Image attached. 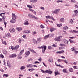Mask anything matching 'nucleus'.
I'll return each instance as SVG.
<instances>
[{
	"label": "nucleus",
	"mask_w": 78,
	"mask_h": 78,
	"mask_svg": "<svg viewBox=\"0 0 78 78\" xmlns=\"http://www.w3.org/2000/svg\"><path fill=\"white\" fill-rule=\"evenodd\" d=\"M41 70L43 73H49V74L51 75V74L53 73V71L50 70H47L46 71H44L42 69H41Z\"/></svg>",
	"instance_id": "f257e3e1"
},
{
	"label": "nucleus",
	"mask_w": 78,
	"mask_h": 78,
	"mask_svg": "<svg viewBox=\"0 0 78 78\" xmlns=\"http://www.w3.org/2000/svg\"><path fill=\"white\" fill-rule=\"evenodd\" d=\"M38 48H42V52L43 53H44L45 51L47 49V47L45 46H42L39 47H38Z\"/></svg>",
	"instance_id": "f03ea898"
},
{
	"label": "nucleus",
	"mask_w": 78,
	"mask_h": 78,
	"mask_svg": "<svg viewBox=\"0 0 78 78\" xmlns=\"http://www.w3.org/2000/svg\"><path fill=\"white\" fill-rule=\"evenodd\" d=\"M28 16L29 17H31V18H33L34 19H36V20H37L38 19L37 17H36L34 16H33L32 15L29 14L28 15Z\"/></svg>",
	"instance_id": "7ed1b4c3"
},
{
	"label": "nucleus",
	"mask_w": 78,
	"mask_h": 78,
	"mask_svg": "<svg viewBox=\"0 0 78 78\" xmlns=\"http://www.w3.org/2000/svg\"><path fill=\"white\" fill-rule=\"evenodd\" d=\"M60 9H55L54 11H52V12L54 13V14H58L59 12Z\"/></svg>",
	"instance_id": "20e7f679"
},
{
	"label": "nucleus",
	"mask_w": 78,
	"mask_h": 78,
	"mask_svg": "<svg viewBox=\"0 0 78 78\" xmlns=\"http://www.w3.org/2000/svg\"><path fill=\"white\" fill-rule=\"evenodd\" d=\"M55 41H58L59 42H60V41H61V39L60 38V37H56L54 39Z\"/></svg>",
	"instance_id": "39448f33"
},
{
	"label": "nucleus",
	"mask_w": 78,
	"mask_h": 78,
	"mask_svg": "<svg viewBox=\"0 0 78 78\" xmlns=\"http://www.w3.org/2000/svg\"><path fill=\"white\" fill-rule=\"evenodd\" d=\"M17 56V55L16 54H12L9 56L10 58H15Z\"/></svg>",
	"instance_id": "423d86ee"
},
{
	"label": "nucleus",
	"mask_w": 78,
	"mask_h": 78,
	"mask_svg": "<svg viewBox=\"0 0 78 78\" xmlns=\"http://www.w3.org/2000/svg\"><path fill=\"white\" fill-rule=\"evenodd\" d=\"M67 29H68V27L67 26H65L63 28V30L64 31V32H65L66 31V30H67Z\"/></svg>",
	"instance_id": "0eeeda50"
},
{
	"label": "nucleus",
	"mask_w": 78,
	"mask_h": 78,
	"mask_svg": "<svg viewBox=\"0 0 78 78\" xmlns=\"http://www.w3.org/2000/svg\"><path fill=\"white\" fill-rule=\"evenodd\" d=\"M7 65L8 66L9 68H11V63L9 62V61H7Z\"/></svg>",
	"instance_id": "6e6552de"
},
{
	"label": "nucleus",
	"mask_w": 78,
	"mask_h": 78,
	"mask_svg": "<svg viewBox=\"0 0 78 78\" xmlns=\"http://www.w3.org/2000/svg\"><path fill=\"white\" fill-rule=\"evenodd\" d=\"M49 62H53V58L52 57H50L48 59Z\"/></svg>",
	"instance_id": "1a4fd4ad"
},
{
	"label": "nucleus",
	"mask_w": 78,
	"mask_h": 78,
	"mask_svg": "<svg viewBox=\"0 0 78 78\" xmlns=\"http://www.w3.org/2000/svg\"><path fill=\"white\" fill-rule=\"evenodd\" d=\"M6 16L4 15H2V17L3 19V22H5V19H6Z\"/></svg>",
	"instance_id": "9d476101"
},
{
	"label": "nucleus",
	"mask_w": 78,
	"mask_h": 78,
	"mask_svg": "<svg viewBox=\"0 0 78 78\" xmlns=\"http://www.w3.org/2000/svg\"><path fill=\"white\" fill-rule=\"evenodd\" d=\"M9 31L11 33H14V32H15L16 30L15 29H10L9 30Z\"/></svg>",
	"instance_id": "9b49d317"
},
{
	"label": "nucleus",
	"mask_w": 78,
	"mask_h": 78,
	"mask_svg": "<svg viewBox=\"0 0 78 78\" xmlns=\"http://www.w3.org/2000/svg\"><path fill=\"white\" fill-rule=\"evenodd\" d=\"M24 25H29L28 21L27 20H25Z\"/></svg>",
	"instance_id": "f8f14e48"
},
{
	"label": "nucleus",
	"mask_w": 78,
	"mask_h": 78,
	"mask_svg": "<svg viewBox=\"0 0 78 78\" xmlns=\"http://www.w3.org/2000/svg\"><path fill=\"white\" fill-rule=\"evenodd\" d=\"M26 67H30V68H32V67H33V65H32L31 64H29L26 65Z\"/></svg>",
	"instance_id": "ddd939ff"
},
{
	"label": "nucleus",
	"mask_w": 78,
	"mask_h": 78,
	"mask_svg": "<svg viewBox=\"0 0 78 78\" xmlns=\"http://www.w3.org/2000/svg\"><path fill=\"white\" fill-rule=\"evenodd\" d=\"M12 20L10 21L11 23H14L16 22V20L14 18H12Z\"/></svg>",
	"instance_id": "4468645a"
},
{
	"label": "nucleus",
	"mask_w": 78,
	"mask_h": 78,
	"mask_svg": "<svg viewBox=\"0 0 78 78\" xmlns=\"http://www.w3.org/2000/svg\"><path fill=\"white\" fill-rule=\"evenodd\" d=\"M37 1V0H30V2L31 3H36Z\"/></svg>",
	"instance_id": "2eb2a0df"
},
{
	"label": "nucleus",
	"mask_w": 78,
	"mask_h": 78,
	"mask_svg": "<svg viewBox=\"0 0 78 78\" xmlns=\"http://www.w3.org/2000/svg\"><path fill=\"white\" fill-rule=\"evenodd\" d=\"M25 66H23L21 67L20 68V69L21 70H24V69H25Z\"/></svg>",
	"instance_id": "dca6fc26"
},
{
	"label": "nucleus",
	"mask_w": 78,
	"mask_h": 78,
	"mask_svg": "<svg viewBox=\"0 0 78 78\" xmlns=\"http://www.w3.org/2000/svg\"><path fill=\"white\" fill-rule=\"evenodd\" d=\"M23 32L24 33H30V31L28 30H24Z\"/></svg>",
	"instance_id": "f3484780"
},
{
	"label": "nucleus",
	"mask_w": 78,
	"mask_h": 78,
	"mask_svg": "<svg viewBox=\"0 0 78 78\" xmlns=\"http://www.w3.org/2000/svg\"><path fill=\"white\" fill-rule=\"evenodd\" d=\"M55 76H56V75H60V73H59L58 72H55Z\"/></svg>",
	"instance_id": "a211bd4d"
},
{
	"label": "nucleus",
	"mask_w": 78,
	"mask_h": 78,
	"mask_svg": "<svg viewBox=\"0 0 78 78\" xmlns=\"http://www.w3.org/2000/svg\"><path fill=\"white\" fill-rule=\"evenodd\" d=\"M14 48H15V50H17L18 48H19V45H16V46H15V47H14Z\"/></svg>",
	"instance_id": "6ab92c4d"
},
{
	"label": "nucleus",
	"mask_w": 78,
	"mask_h": 78,
	"mask_svg": "<svg viewBox=\"0 0 78 78\" xmlns=\"http://www.w3.org/2000/svg\"><path fill=\"white\" fill-rule=\"evenodd\" d=\"M70 32H71V33H75L78 34V31H76L75 30H73V31H70Z\"/></svg>",
	"instance_id": "aec40b11"
},
{
	"label": "nucleus",
	"mask_w": 78,
	"mask_h": 78,
	"mask_svg": "<svg viewBox=\"0 0 78 78\" xmlns=\"http://www.w3.org/2000/svg\"><path fill=\"white\" fill-rule=\"evenodd\" d=\"M55 30H56L55 28H51L50 29V31L51 32H52V31H55Z\"/></svg>",
	"instance_id": "412c9836"
},
{
	"label": "nucleus",
	"mask_w": 78,
	"mask_h": 78,
	"mask_svg": "<svg viewBox=\"0 0 78 78\" xmlns=\"http://www.w3.org/2000/svg\"><path fill=\"white\" fill-rule=\"evenodd\" d=\"M60 21L61 22H64V19L63 18H61L60 19Z\"/></svg>",
	"instance_id": "4be33fe9"
},
{
	"label": "nucleus",
	"mask_w": 78,
	"mask_h": 78,
	"mask_svg": "<svg viewBox=\"0 0 78 78\" xmlns=\"http://www.w3.org/2000/svg\"><path fill=\"white\" fill-rule=\"evenodd\" d=\"M6 36L7 37H11V35L10 34V33H8Z\"/></svg>",
	"instance_id": "5701e85b"
},
{
	"label": "nucleus",
	"mask_w": 78,
	"mask_h": 78,
	"mask_svg": "<svg viewBox=\"0 0 78 78\" xmlns=\"http://www.w3.org/2000/svg\"><path fill=\"white\" fill-rule=\"evenodd\" d=\"M63 41L65 44H68V41L66 39H64Z\"/></svg>",
	"instance_id": "b1692460"
},
{
	"label": "nucleus",
	"mask_w": 78,
	"mask_h": 78,
	"mask_svg": "<svg viewBox=\"0 0 78 78\" xmlns=\"http://www.w3.org/2000/svg\"><path fill=\"white\" fill-rule=\"evenodd\" d=\"M49 36H50V34H48L47 35H46L44 37V39H47V38H48V37H49Z\"/></svg>",
	"instance_id": "393cba45"
},
{
	"label": "nucleus",
	"mask_w": 78,
	"mask_h": 78,
	"mask_svg": "<svg viewBox=\"0 0 78 78\" xmlns=\"http://www.w3.org/2000/svg\"><path fill=\"white\" fill-rule=\"evenodd\" d=\"M25 54L26 55H30V52L28 51H27L26 52H25Z\"/></svg>",
	"instance_id": "a878e982"
},
{
	"label": "nucleus",
	"mask_w": 78,
	"mask_h": 78,
	"mask_svg": "<svg viewBox=\"0 0 78 78\" xmlns=\"http://www.w3.org/2000/svg\"><path fill=\"white\" fill-rule=\"evenodd\" d=\"M51 16H46V19H51Z\"/></svg>",
	"instance_id": "bb28decb"
},
{
	"label": "nucleus",
	"mask_w": 78,
	"mask_h": 78,
	"mask_svg": "<svg viewBox=\"0 0 78 78\" xmlns=\"http://www.w3.org/2000/svg\"><path fill=\"white\" fill-rule=\"evenodd\" d=\"M70 23H71V24H72V23H73V20H72V19H70Z\"/></svg>",
	"instance_id": "cd10ccee"
},
{
	"label": "nucleus",
	"mask_w": 78,
	"mask_h": 78,
	"mask_svg": "<svg viewBox=\"0 0 78 78\" xmlns=\"http://www.w3.org/2000/svg\"><path fill=\"white\" fill-rule=\"evenodd\" d=\"M33 40L34 44H37V41H36V40L34 39Z\"/></svg>",
	"instance_id": "c85d7f7f"
},
{
	"label": "nucleus",
	"mask_w": 78,
	"mask_h": 78,
	"mask_svg": "<svg viewBox=\"0 0 78 78\" xmlns=\"http://www.w3.org/2000/svg\"><path fill=\"white\" fill-rule=\"evenodd\" d=\"M69 71L70 72H73V70L72 69V68H70L69 69Z\"/></svg>",
	"instance_id": "c756f323"
},
{
	"label": "nucleus",
	"mask_w": 78,
	"mask_h": 78,
	"mask_svg": "<svg viewBox=\"0 0 78 78\" xmlns=\"http://www.w3.org/2000/svg\"><path fill=\"white\" fill-rule=\"evenodd\" d=\"M41 40H42L41 37H39L37 38V41H41Z\"/></svg>",
	"instance_id": "7c9ffc66"
},
{
	"label": "nucleus",
	"mask_w": 78,
	"mask_h": 78,
	"mask_svg": "<svg viewBox=\"0 0 78 78\" xmlns=\"http://www.w3.org/2000/svg\"><path fill=\"white\" fill-rule=\"evenodd\" d=\"M17 30L18 31H21L22 30V28L20 27H19L18 28H17Z\"/></svg>",
	"instance_id": "2f4dec72"
},
{
	"label": "nucleus",
	"mask_w": 78,
	"mask_h": 78,
	"mask_svg": "<svg viewBox=\"0 0 78 78\" xmlns=\"http://www.w3.org/2000/svg\"><path fill=\"white\" fill-rule=\"evenodd\" d=\"M3 53L4 54H5V55H7V51H6V50L4 51H3Z\"/></svg>",
	"instance_id": "473e14b6"
},
{
	"label": "nucleus",
	"mask_w": 78,
	"mask_h": 78,
	"mask_svg": "<svg viewBox=\"0 0 78 78\" xmlns=\"http://www.w3.org/2000/svg\"><path fill=\"white\" fill-rule=\"evenodd\" d=\"M63 70L64 73H67V70H66V69H63Z\"/></svg>",
	"instance_id": "72a5a7b5"
},
{
	"label": "nucleus",
	"mask_w": 78,
	"mask_h": 78,
	"mask_svg": "<svg viewBox=\"0 0 78 78\" xmlns=\"http://www.w3.org/2000/svg\"><path fill=\"white\" fill-rule=\"evenodd\" d=\"M21 55H22V54L19 53L18 55V57L20 58V59H21L22 58V57H21Z\"/></svg>",
	"instance_id": "f704fd0d"
},
{
	"label": "nucleus",
	"mask_w": 78,
	"mask_h": 78,
	"mask_svg": "<svg viewBox=\"0 0 78 78\" xmlns=\"http://www.w3.org/2000/svg\"><path fill=\"white\" fill-rule=\"evenodd\" d=\"M74 12L75 14H78V11L76 10L74 11Z\"/></svg>",
	"instance_id": "c9c22d12"
},
{
	"label": "nucleus",
	"mask_w": 78,
	"mask_h": 78,
	"mask_svg": "<svg viewBox=\"0 0 78 78\" xmlns=\"http://www.w3.org/2000/svg\"><path fill=\"white\" fill-rule=\"evenodd\" d=\"M8 76H9L8 74H4L3 75L4 76H5V77H6L7 78V77H8Z\"/></svg>",
	"instance_id": "e433bc0d"
},
{
	"label": "nucleus",
	"mask_w": 78,
	"mask_h": 78,
	"mask_svg": "<svg viewBox=\"0 0 78 78\" xmlns=\"http://www.w3.org/2000/svg\"><path fill=\"white\" fill-rule=\"evenodd\" d=\"M2 43L3 44H4L5 45H6L7 44L6 42V41H2Z\"/></svg>",
	"instance_id": "4c0bfd02"
},
{
	"label": "nucleus",
	"mask_w": 78,
	"mask_h": 78,
	"mask_svg": "<svg viewBox=\"0 0 78 78\" xmlns=\"http://www.w3.org/2000/svg\"><path fill=\"white\" fill-rule=\"evenodd\" d=\"M73 68L74 69H78V68L77 67V66H73Z\"/></svg>",
	"instance_id": "58836bf2"
},
{
	"label": "nucleus",
	"mask_w": 78,
	"mask_h": 78,
	"mask_svg": "<svg viewBox=\"0 0 78 78\" xmlns=\"http://www.w3.org/2000/svg\"><path fill=\"white\" fill-rule=\"evenodd\" d=\"M62 25V24H58L57 25V26L58 27H61Z\"/></svg>",
	"instance_id": "ea45409f"
},
{
	"label": "nucleus",
	"mask_w": 78,
	"mask_h": 78,
	"mask_svg": "<svg viewBox=\"0 0 78 78\" xmlns=\"http://www.w3.org/2000/svg\"><path fill=\"white\" fill-rule=\"evenodd\" d=\"M40 27L41 28H45V26H43L42 25H40Z\"/></svg>",
	"instance_id": "a19ab883"
},
{
	"label": "nucleus",
	"mask_w": 78,
	"mask_h": 78,
	"mask_svg": "<svg viewBox=\"0 0 78 78\" xmlns=\"http://www.w3.org/2000/svg\"><path fill=\"white\" fill-rule=\"evenodd\" d=\"M56 54H61V53H62V51H57L56 53Z\"/></svg>",
	"instance_id": "79ce46f5"
},
{
	"label": "nucleus",
	"mask_w": 78,
	"mask_h": 78,
	"mask_svg": "<svg viewBox=\"0 0 78 78\" xmlns=\"http://www.w3.org/2000/svg\"><path fill=\"white\" fill-rule=\"evenodd\" d=\"M24 51V50H22L21 51V52L20 53V54L22 55V53H23Z\"/></svg>",
	"instance_id": "37998d69"
},
{
	"label": "nucleus",
	"mask_w": 78,
	"mask_h": 78,
	"mask_svg": "<svg viewBox=\"0 0 78 78\" xmlns=\"http://www.w3.org/2000/svg\"><path fill=\"white\" fill-rule=\"evenodd\" d=\"M27 6L28 8H33V7L31 5H27Z\"/></svg>",
	"instance_id": "c03bdc74"
},
{
	"label": "nucleus",
	"mask_w": 78,
	"mask_h": 78,
	"mask_svg": "<svg viewBox=\"0 0 78 78\" xmlns=\"http://www.w3.org/2000/svg\"><path fill=\"white\" fill-rule=\"evenodd\" d=\"M57 3H59V2H61V3H62V0H58V1H57Z\"/></svg>",
	"instance_id": "a18cd8bd"
},
{
	"label": "nucleus",
	"mask_w": 78,
	"mask_h": 78,
	"mask_svg": "<svg viewBox=\"0 0 78 78\" xmlns=\"http://www.w3.org/2000/svg\"><path fill=\"white\" fill-rule=\"evenodd\" d=\"M77 63H78V62L77 61H76L73 63V64H74V65H76Z\"/></svg>",
	"instance_id": "49530a36"
},
{
	"label": "nucleus",
	"mask_w": 78,
	"mask_h": 78,
	"mask_svg": "<svg viewBox=\"0 0 78 78\" xmlns=\"http://www.w3.org/2000/svg\"><path fill=\"white\" fill-rule=\"evenodd\" d=\"M31 51L33 53H36V51H35L34 50L32 49Z\"/></svg>",
	"instance_id": "de8ad7c7"
},
{
	"label": "nucleus",
	"mask_w": 78,
	"mask_h": 78,
	"mask_svg": "<svg viewBox=\"0 0 78 78\" xmlns=\"http://www.w3.org/2000/svg\"><path fill=\"white\" fill-rule=\"evenodd\" d=\"M12 18H14V17H15V14L14 13L12 14Z\"/></svg>",
	"instance_id": "09e8293b"
},
{
	"label": "nucleus",
	"mask_w": 78,
	"mask_h": 78,
	"mask_svg": "<svg viewBox=\"0 0 78 78\" xmlns=\"http://www.w3.org/2000/svg\"><path fill=\"white\" fill-rule=\"evenodd\" d=\"M0 56L1 58H4V56H3V54H1Z\"/></svg>",
	"instance_id": "8fccbe9b"
},
{
	"label": "nucleus",
	"mask_w": 78,
	"mask_h": 78,
	"mask_svg": "<svg viewBox=\"0 0 78 78\" xmlns=\"http://www.w3.org/2000/svg\"><path fill=\"white\" fill-rule=\"evenodd\" d=\"M71 3H75L76 1H75V0H71Z\"/></svg>",
	"instance_id": "3c124183"
},
{
	"label": "nucleus",
	"mask_w": 78,
	"mask_h": 78,
	"mask_svg": "<svg viewBox=\"0 0 78 78\" xmlns=\"http://www.w3.org/2000/svg\"><path fill=\"white\" fill-rule=\"evenodd\" d=\"M36 33H37L36 32H35V31H34L32 32V34H33V35H34V36L35 34H36Z\"/></svg>",
	"instance_id": "603ef678"
},
{
	"label": "nucleus",
	"mask_w": 78,
	"mask_h": 78,
	"mask_svg": "<svg viewBox=\"0 0 78 78\" xmlns=\"http://www.w3.org/2000/svg\"><path fill=\"white\" fill-rule=\"evenodd\" d=\"M21 42H22V41L21 40V39H19L18 40V42L19 43H21Z\"/></svg>",
	"instance_id": "864d4df0"
},
{
	"label": "nucleus",
	"mask_w": 78,
	"mask_h": 78,
	"mask_svg": "<svg viewBox=\"0 0 78 78\" xmlns=\"http://www.w3.org/2000/svg\"><path fill=\"white\" fill-rule=\"evenodd\" d=\"M69 41L70 42V43H72L73 42V41L70 39H69Z\"/></svg>",
	"instance_id": "5fc2aeb1"
},
{
	"label": "nucleus",
	"mask_w": 78,
	"mask_h": 78,
	"mask_svg": "<svg viewBox=\"0 0 78 78\" xmlns=\"http://www.w3.org/2000/svg\"><path fill=\"white\" fill-rule=\"evenodd\" d=\"M40 62L37 61H36L35 62L34 64H39Z\"/></svg>",
	"instance_id": "6e6d98bb"
},
{
	"label": "nucleus",
	"mask_w": 78,
	"mask_h": 78,
	"mask_svg": "<svg viewBox=\"0 0 78 78\" xmlns=\"http://www.w3.org/2000/svg\"><path fill=\"white\" fill-rule=\"evenodd\" d=\"M74 53H75V54H78V51H75Z\"/></svg>",
	"instance_id": "4d7b16f0"
},
{
	"label": "nucleus",
	"mask_w": 78,
	"mask_h": 78,
	"mask_svg": "<svg viewBox=\"0 0 78 78\" xmlns=\"http://www.w3.org/2000/svg\"><path fill=\"white\" fill-rule=\"evenodd\" d=\"M33 12V13H35V15H36V12L34 10H32V11Z\"/></svg>",
	"instance_id": "13d9d810"
},
{
	"label": "nucleus",
	"mask_w": 78,
	"mask_h": 78,
	"mask_svg": "<svg viewBox=\"0 0 78 78\" xmlns=\"http://www.w3.org/2000/svg\"><path fill=\"white\" fill-rule=\"evenodd\" d=\"M40 8L41 9H43V10H44L45 9V8L42 7H41Z\"/></svg>",
	"instance_id": "bf43d9fd"
},
{
	"label": "nucleus",
	"mask_w": 78,
	"mask_h": 78,
	"mask_svg": "<svg viewBox=\"0 0 78 78\" xmlns=\"http://www.w3.org/2000/svg\"><path fill=\"white\" fill-rule=\"evenodd\" d=\"M69 39H75V37H69Z\"/></svg>",
	"instance_id": "052dcab7"
},
{
	"label": "nucleus",
	"mask_w": 78,
	"mask_h": 78,
	"mask_svg": "<svg viewBox=\"0 0 78 78\" xmlns=\"http://www.w3.org/2000/svg\"><path fill=\"white\" fill-rule=\"evenodd\" d=\"M51 19L52 20H53V21H55V20L54 19V18H53V17L51 16Z\"/></svg>",
	"instance_id": "680f3d73"
},
{
	"label": "nucleus",
	"mask_w": 78,
	"mask_h": 78,
	"mask_svg": "<svg viewBox=\"0 0 78 78\" xmlns=\"http://www.w3.org/2000/svg\"><path fill=\"white\" fill-rule=\"evenodd\" d=\"M11 49L12 50H15V48L13 46H12L11 47Z\"/></svg>",
	"instance_id": "e2e57ef3"
},
{
	"label": "nucleus",
	"mask_w": 78,
	"mask_h": 78,
	"mask_svg": "<svg viewBox=\"0 0 78 78\" xmlns=\"http://www.w3.org/2000/svg\"><path fill=\"white\" fill-rule=\"evenodd\" d=\"M71 50L72 51H75V49L74 48V47H73L71 48Z\"/></svg>",
	"instance_id": "0e129e2a"
},
{
	"label": "nucleus",
	"mask_w": 78,
	"mask_h": 78,
	"mask_svg": "<svg viewBox=\"0 0 78 78\" xmlns=\"http://www.w3.org/2000/svg\"><path fill=\"white\" fill-rule=\"evenodd\" d=\"M76 16V15L75 14H74L72 16V17H75V16Z\"/></svg>",
	"instance_id": "69168bd1"
},
{
	"label": "nucleus",
	"mask_w": 78,
	"mask_h": 78,
	"mask_svg": "<svg viewBox=\"0 0 78 78\" xmlns=\"http://www.w3.org/2000/svg\"><path fill=\"white\" fill-rule=\"evenodd\" d=\"M48 49H51V47L50 46H48Z\"/></svg>",
	"instance_id": "338daca9"
},
{
	"label": "nucleus",
	"mask_w": 78,
	"mask_h": 78,
	"mask_svg": "<svg viewBox=\"0 0 78 78\" xmlns=\"http://www.w3.org/2000/svg\"><path fill=\"white\" fill-rule=\"evenodd\" d=\"M75 8H78V5H75Z\"/></svg>",
	"instance_id": "774afa93"
}]
</instances>
